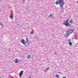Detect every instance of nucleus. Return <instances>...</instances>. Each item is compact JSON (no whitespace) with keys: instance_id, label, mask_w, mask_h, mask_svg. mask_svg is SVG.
Returning a JSON list of instances; mask_svg holds the SVG:
<instances>
[{"instance_id":"1","label":"nucleus","mask_w":78,"mask_h":78,"mask_svg":"<svg viewBox=\"0 0 78 78\" xmlns=\"http://www.w3.org/2000/svg\"><path fill=\"white\" fill-rule=\"evenodd\" d=\"M60 3V6L61 8H63L64 5L65 4V2L64 1V0H58Z\"/></svg>"},{"instance_id":"2","label":"nucleus","mask_w":78,"mask_h":78,"mask_svg":"<svg viewBox=\"0 0 78 78\" xmlns=\"http://www.w3.org/2000/svg\"><path fill=\"white\" fill-rule=\"evenodd\" d=\"M69 19H68L66 20V21L65 22L63 23V25H65L66 27H70V24L69 23Z\"/></svg>"},{"instance_id":"3","label":"nucleus","mask_w":78,"mask_h":78,"mask_svg":"<svg viewBox=\"0 0 78 78\" xmlns=\"http://www.w3.org/2000/svg\"><path fill=\"white\" fill-rule=\"evenodd\" d=\"M73 31V30H69L68 31H67L66 33L67 35L69 36V35H70V34H71V33H72Z\"/></svg>"},{"instance_id":"4","label":"nucleus","mask_w":78,"mask_h":78,"mask_svg":"<svg viewBox=\"0 0 78 78\" xmlns=\"http://www.w3.org/2000/svg\"><path fill=\"white\" fill-rule=\"evenodd\" d=\"M73 31V30H69L68 31H67L66 33L67 35L69 36V35H70V34H71V33H72Z\"/></svg>"},{"instance_id":"5","label":"nucleus","mask_w":78,"mask_h":78,"mask_svg":"<svg viewBox=\"0 0 78 78\" xmlns=\"http://www.w3.org/2000/svg\"><path fill=\"white\" fill-rule=\"evenodd\" d=\"M13 61L16 63H18L19 62V61L17 59H16L15 60H13Z\"/></svg>"},{"instance_id":"6","label":"nucleus","mask_w":78,"mask_h":78,"mask_svg":"<svg viewBox=\"0 0 78 78\" xmlns=\"http://www.w3.org/2000/svg\"><path fill=\"white\" fill-rule=\"evenodd\" d=\"M21 43H22L24 45H25V40L24 39H22L21 41Z\"/></svg>"},{"instance_id":"7","label":"nucleus","mask_w":78,"mask_h":78,"mask_svg":"<svg viewBox=\"0 0 78 78\" xmlns=\"http://www.w3.org/2000/svg\"><path fill=\"white\" fill-rule=\"evenodd\" d=\"M55 4L56 5H59V4H60L59 1H56L55 2Z\"/></svg>"},{"instance_id":"8","label":"nucleus","mask_w":78,"mask_h":78,"mask_svg":"<svg viewBox=\"0 0 78 78\" xmlns=\"http://www.w3.org/2000/svg\"><path fill=\"white\" fill-rule=\"evenodd\" d=\"M31 57V56L30 55H28L27 57V58H28V59H30Z\"/></svg>"},{"instance_id":"9","label":"nucleus","mask_w":78,"mask_h":78,"mask_svg":"<svg viewBox=\"0 0 78 78\" xmlns=\"http://www.w3.org/2000/svg\"><path fill=\"white\" fill-rule=\"evenodd\" d=\"M70 23H73V20H70Z\"/></svg>"},{"instance_id":"10","label":"nucleus","mask_w":78,"mask_h":78,"mask_svg":"<svg viewBox=\"0 0 78 78\" xmlns=\"http://www.w3.org/2000/svg\"><path fill=\"white\" fill-rule=\"evenodd\" d=\"M73 44V43H72L71 42H69V45H72V44Z\"/></svg>"},{"instance_id":"11","label":"nucleus","mask_w":78,"mask_h":78,"mask_svg":"<svg viewBox=\"0 0 78 78\" xmlns=\"http://www.w3.org/2000/svg\"><path fill=\"white\" fill-rule=\"evenodd\" d=\"M55 77H56L57 78H59V75H58V74H56L55 76Z\"/></svg>"},{"instance_id":"12","label":"nucleus","mask_w":78,"mask_h":78,"mask_svg":"<svg viewBox=\"0 0 78 78\" xmlns=\"http://www.w3.org/2000/svg\"><path fill=\"white\" fill-rule=\"evenodd\" d=\"M23 74V72H22L20 73V75L21 76Z\"/></svg>"},{"instance_id":"13","label":"nucleus","mask_w":78,"mask_h":78,"mask_svg":"<svg viewBox=\"0 0 78 78\" xmlns=\"http://www.w3.org/2000/svg\"><path fill=\"white\" fill-rule=\"evenodd\" d=\"M51 14L50 15L48 16L49 17H51Z\"/></svg>"},{"instance_id":"14","label":"nucleus","mask_w":78,"mask_h":78,"mask_svg":"<svg viewBox=\"0 0 78 78\" xmlns=\"http://www.w3.org/2000/svg\"><path fill=\"white\" fill-rule=\"evenodd\" d=\"M54 54H55V55H57V53H56V52H54Z\"/></svg>"},{"instance_id":"15","label":"nucleus","mask_w":78,"mask_h":78,"mask_svg":"<svg viewBox=\"0 0 78 78\" xmlns=\"http://www.w3.org/2000/svg\"><path fill=\"white\" fill-rule=\"evenodd\" d=\"M13 17H14V16H11V17H10V18H11V19H12L13 18Z\"/></svg>"},{"instance_id":"16","label":"nucleus","mask_w":78,"mask_h":78,"mask_svg":"<svg viewBox=\"0 0 78 78\" xmlns=\"http://www.w3.org/2000/svg\"><path fill=\"white\" fill-rule=\"evenodd\" d=\"M31 34H33V32H30Z\"/></svg>"},{"instance_id":"17","label":"nucleus","mask_w":78,"mask_h":78,"mask_svg":"<svg viewBox=\"0 0 78 78\" xmlns=\"http://www.w3.org/2000/svg\"><path fill=\"white\" fill-rule=\"evenodd\" d=\"M68 41L70 42H71V40L70 39H69Z\"/></svg>"},{"instance_id":"18","label":"nucleus","mask_w":78,"mask_h":78,"mask_svg":"<svg viewBox=\"0 0 78 78\" xmlns=\"http://www.w3.org/2000/svg\"><path fill=\"white\" fill-rule=\"evenodd\" d=\"M26 41H27V42H28V40L27 38H26Z\"/></svg>"},{"instance_id":"19","label":"nucleus","mask_w":78,"mask_h":78,"mask_svg":"<svg viewBox=\"0 0 78 78\" xmlns=\"http://www.w3.org/2000/svg\"><path fill=\"white\" fill-rule=\"evenodd\" d=\"M1 24H2V23L0 22V25H2V26H3V25Z\"/></svg>"},{"instance_id":"20","label":"nucleus","mask_w":78,"mask_h":78,"mask_svg":"<svg viewBox=\"0 0 78 78\" xmlns=\"http://www.w3.org/2000/svg\"><path fill=\"white\" fill-rule=\"evenodd\" d=\"M48 69H49V68H48L47 69V70H48Z\"/></svg>"},{"instance_id":"21","label":"nucleus","mask_w":78,"mask_h":78,"mask_svg":"<svg viewBox=\"0 0 78 78\" xmlns=\"http://www.w3.org/2000/svg\"><path fill=\"white\" fill-rule=\"evenodd\" d=\"M62 78H66L65 77H63Z\"/></svg>"},{"instance_id":"22","label":"nucleus","mask_w":78,"mask_h":78,"mask_svg":"<svg viewBox=\"0 0 78 78\" xmlns=\"http://www.w3.org/2000/svg\"><path fill=\"white\" fill-rule=\"evenodd\" d=\"M58 73H60V72H58Z\"/></svg>"},{"instance_id":"23","label":"nucleus","mask_w":78,"mask_h":78,"mask_svg":"<svg viewBox=\"0 0 78 78\" xmlns=\"http://www.w3.org/2000/svg\"><path fill=\"white\" fill-rule=\"evenodd\" d=\"M77 3H78V1L77 2Z\"/></svg>"},{"instance_id":"24","label":"nucleus","mask_w":78,"mask_h":78,"mask_svg":"<svg viewBox=\"0 0 78 78\" xmlns=\"http://www.w3.org/2000/svg\"><path fill=\"white\" fill-rule=\"evenodd\" d=\"M0 78H2V77H1V76H0Z\"/></svg>"},{"instance_id":"25","label":"nucleus","mask_w":78,"mask_h":78,"mask_svg":"<svg viewBox=\"0 0 78 78\" xmlns=\"http://www.w3.org/2000/svg\"><path fill=\"white\" fill-rule=\"evenodd\" d=\"M27 42H28L27 41Z\"/></svg>"},{"instance_id":"26","label":"nucleus","mask_w":78,"mask_h":78,"mask_svg":"<svg viewBox=\"0 0 78 78\" xmlns=\"http://www.w3.org/2000/svg\"><path fill=\"white\" fill-rule=\"evenodd\" d=\"M1 1V0H0V1Z\"/></svg>"}]
</instances>
